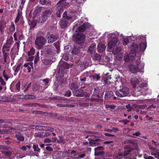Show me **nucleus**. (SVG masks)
I'll use <instances>...</instances> for the list:
<instances>
[{
	"mask_svg": "<svg viewBox=\"0 0 159 159\" xmlns=\"http://www.w3.org/2000/svg\"><path fill=\"white\" fill-rule=\"evenodd\" d=\"M85 36L82 33H79L73 35V39L75 40L77 43L79 44L84 43L85 40Z\"/></svg>",
	"mask_w": 159,
	"mask_h": 159,
	"instance_id": "5",
	"label": "nucleus"
},
{
	"mask_svg": "<svg viewBox=\"0 0 159 159\" xmlns=\"http://www.w3.org/2000/svg\"><path fill=\"white\" fill-rule=\"evenodd\" d=\"M83 94V90L82 89H80L74 91V95L76 96H82Z\"/></svg>",
	"mask_w": 159,
	"mask_h": 159,
	"instance_id": "25",
	"label": "nucleus"
},
{
	"mask_svg": "<svg viewBox=\"0 0 159 159\" xmlns=\"http://www.w3.org/2000/svg\"><path fill=\"white\" fill-rule=\"evenodd\" d=\"M128 142L130 144L133 145L135 149L138 150H139V143L137 140H129L128 141Z\"/></svg>",
	"mask_w": 159,
	"mask_h": 159,
	"instance_id": "14",
	"label": "nucleus"
},
{
	"mask_svg": "<svg viewBox=\"0 0 159 159\" xmlns=\"http://www.w3.org/2000/svg\"><path fill=\"white\" fill-rule=\"evenodd\" d=\"M95 155L98 157V155H102L104 153V149L102 147H98L94 149Z\"/></svg>",
	"mask_w": 159,
	"mask_h": 159,
	"instance_id": "13",
	"label": "nucleus"
},
{
	"mask_svg": "<svg viewBox=\"0 0 159 159\" xmlns=\"http://www.w3.org/2000/svg\"><path fill=\"white\" fill-rule=\"evenodd\" d=\"M113 95V93L111 91H106L105 97L107 98H110L112 97Z\"/></svg>",
	"mask_w": 159,
	"mask_h": 159,
	"instance_id": "28",
	"label": "nucleus"
},
{
	"mask_svg": "<svg viewBox=\"0 0 159 159\" xmlns=\"http://www.w3.org/2000/svg\"><path fill=\"white\" fill-rule=\"evenodd\" d=\"M99 139H97L96 140V141L92 140L90 142V144L92 146H96L98 145V142L99 141Z\"/></svg>",
	"mask_w": 159,
	"mask_h": 159,
	"instance_id": "36",
	"label": "nucleus"
},
{
	"mask_svg": "<svg viewBox=\"0 0 159 159\" xmlns=\"http://www.w3.org/2000/svg\"><path fill=\"white\" fill-rule=\"evenodd\" d=\"M55 47L56 48H57L59 47V43L58 42H57L54 43Z\"/></svg>",
	"mask_w": 159,
	"mask_h": 159,
	"instance_id": "58",
	"label": "nucleus"
},
{
	"mask_svg": "<svg viewBox=\"0 0 159 159\" xmlns=\"http://www.w3.org/2000/svg\"><path fill=\"white\" fill-rule=\"evenodd\" d=\"M39 59V57H37L36 56L35 60L34 61V62L35 63H36Z\"/></svg>",
	"mask_w": 159,
	"mask_h": 159,
	"instance_id": "61",
	"label": "nucleus"
},
{
	"mask_svg": "<svg viewBox=\"0 0 159 159\" xmlns=\"http://www.w3.org/2000/svg\"><path fill=\"white\" fill-rule=\"evenodd\" d=\"M33 63L31 62H28L25 64L24 66L25 67H27L28 72H30L31 71V69L32 68Z\"/></svg>",
	"mask_w": 159,
	"mask_h": 159,
	"instance_id": "23",
	"label": "nucleus"
},
{
	"mask_svg": "<svg viewBox=\"0 0 159 159\" xmlns=\"http://www.w3.org/2000/svg\"><path fill=\"white\" fill-rule=\"evenodd\" d=\"M71 153L72 154L71 156L72 159H81L84 158L86 156L85 154L79 155L78 153L76 152L74 150L72 151Z\"/></svg>",
	"mask_w": 159,
	"mask_h": 159,
	"instance_id": "9",
	"label": "nucleus"
},
{
	"mask_svg": "<svg viewBox=\"0 0 159 159\" xmlns=\"http://www.w3.org/2000/svg\"><path fill=\"white\" fill-rule=\"evenodd\" d=\"M105 107L106 108H110L111 109H114L116 108V106L114 105H105Z\"/></svg>",
	"mask_w": 159,
	"mask_h": 159,
	"instance_id": "40",
	"label": "nucleus"
},
{
	"mask_svg": "<svg viewBox=\"0 0 159 159\" xmlns=\"http://www.w3.org/2000/svg\"><path fill=\"white\" fill-rule=\"evenodd\" d=\"M106 46L102 43H99L97 46L98 51L99 52H102L105 50Z\"/></svg>",
	"mask_w": 159,
	"mask_h": 159,
	"instance_id": "16",
	"label": "nucleus"
},
{
	"mask_svg": "<svg viewBox=\"0 0 159 159\" xmlns=\"http://www.w3.org/2000/svg\"><path fill=\"white\" fill-rule=\"evenodd\" d=\"M57 106L58 107H69L68 105H63V104H58Z\"/></svg>",
	"mask_w": 159,
	"mask_h": 159,
	"instance_id": "55",
	"label": "nucleus"
},
{
	"mask_svg": "<svg viewBox=\"0 0 159 159\" xmlns=\"http://www.w3.org/2000/svg\"><path fill=\"white\" fill-rule=\"evenodd\" d=\"M20 42H16L14 45V46L15 47H17L18 49H19L20 46Z\"/></svg>",
	"mask_w": 159,
	"mask_h": 159,
	"instance_id": "52",
	"label": "nucleus"
},
{
	"mask_svg": "<svg viewBox=\"0 0 159 159\" xmlns=\"http://www.w3.org/2000/svg\"><path fill=\"white\" fill-rule=\"evenodd\" d=\"M61 10V6H57V16L58 17H60V12Z\"/></svg>",
	"mask_w": 159,
	"mask_h": 159,
	"instance_id": "34",
	"label": "nucleus"
},
{
	"mask_svg": "<svg viewBox=\"0 0 159 159\" xmlns=\"http://www.w3.org/2000/svg\"><path fill=\"white\" fill-rule=\"evenodd\" d=\"M20 82L19 81L16 84L14 82H13L11 85L10 89L12 91L17 92L20 91Z\"/></svg>",
	"mask_w": 159,
	"mask_h": 159,
	"instance_id": "8",
	"label": "nucleus"
},
{
	"mask_svg": "<svg viewBox=\"0 0 159 159\" xmlns=\"http://www.w3.org/2000/svg\"><path fill=\"white\" fill-rule=\"evenodd\" d=\"M19 67L18 66L16 68V69H15V72L16 73L19 71Z\"/></svg>",
	"mask_w": 159,
	"mask_h": 159,
	"instance_id": "64",
	"label": "nucleus"
},
{
	"mask_svg": "<svg viewBox=\"0 0 159 159\" xmlns=\"http://www.w3.org/2000/svg\"><path fill=\"white\" fill-rule=\"evenodd\" d=\"M46 42V40L44 37L41 36H38L35 39V47L38 49H41Z\"/></svg>",
	"mask_w": 159,
	"mask_h": 159,
	"instance_id": "4",
	"label": "nucleus"
},
{
	"mask_svg": "<svg viewBox=\"0 0 159 159\" xmlns=\"http://www.w3.org/2000/svg\"><path fill=\"white\" fill-rule=\"evenodd\" d=\"M40 2L42 4H46V1L45 0H40Z\"/></svg>",
	"mask_w": 159,
	"mask_h": 159,
	"instance_id": "59",
	"label": "nucleus"
},
{
	"mask_svg": "<svg viewBox=\"0 0 159 159\" xmlns=\"http://www.w3.org/2000/svg\"><path fill=\"white\" fill-rule=\"evenodd\" d=\"M101 59V56L99 54H94L93 57V59L94 60H99Z\"/></svg>",
	"mask_w": 159,
	"mask_h": 159,
	"instance_id": "31",
	"label": "nucleus"
},
{
	"mask_svg": "<svg viewBox=\"0 0 159 159\" xmlns=\"http://www.w3.org/2000/svg\"><path fill=\"white\" fill-rule=\"evenodd\" d=\"M13 38L11 37V38L9 39L8 40H7V43L9 44H12L13 42Z\"/></svg>",
	"mask_w": 159,
	"mask_h": 159,
	"instance_id": "47",
	"label": "nucleus"
},
{
	"mask_svg": "<svg viewBox=\"0 0 159 159\" xmlns=\"http://www.w3.org/2000/svg\"><path fill=\"white\" fill-rule=\"evenodd\" d=\"M88 25L87 23H84L83 24L80 26L78 28V31L80 32H82L85 31L86 28Z\"/></svg>",
	"mask_w": 159,
	"mask_h": 159,
	"instance_id": "18",
	"label": "nucleus"
},
{
	"mask_svg": "<svg viewBox=\"0 0 159 159\" xmlns=\"http://www.w3.org/2000/svg\"><path fill=\"white\" fill-rule=\"evenodd\" d=\"M15 100L14 98H11L9 97H6L5 96H2V101L4 102H14Z\"/></svg>",
	"mask_w": 159,
	"mask_h": 159,
	"instance_id": "27",
	"label": "nucleus"
},
{
	"mask_svg": "<svg viewBox=\"0 0 159 159\" xmlns=\"http://www.w3.org/2000/svg\"><path fill=\"white\" fill-rule=\"evenodd\" d=\"M131 48V50L130 52L129 55L131 57V58H132L135 56V51L137 49L138 45L136 43H134L132 44Z\"/></svg>",
	"mask_w": 159,
	"mask_h": 159,
	"instance_id": "10",
	"label": "nucleus"
},
{
	"mask_svg": "<svg viewBox=\"0 0 159 159\" xmlns=\"http://www.w3.org/2000/svg\"><path fill=\"white\" fill-rule=\"evenodd\" d=\"M125 150L123 152V156L126 159H136L135 157V154L132 152L134 149L132 148H129L127 147H125Z\"/></svg>",
	"mask_w": 159,
	"mask_h": 159,
	"instance_id": "3",
	"label": "nucleus"
},
{
	"mask_svg": "<svg viewBox=\"0 0 159 159\" xmlns=\"http://www.w3.org/2000/svg\"><path fill=\"white\" fill-rule=\"evenodd\" d=\"M50 135V133L48 132H46L44 134L43 133V137L48 136Z\"/></svg>",
	"mask_w": 159,
	"mask_h": 159,
	"instance_id": "63",
	"label": "nucleus"
},
{
	"mask_svg": "<svg viewBox=\"0 0 159 159\" xmlns=\"http://www.w3.org/2000/svg\"><path fill=\"white\" fill-rule=\"evenodd\" d=\"M143 157L145 159H154L153 157L151 156H147V155H144Z\"/></svg>",
	"mask_w": 159,
	"mask_h": 159,
	"instance_id": "48",
	"label": "nucleus"
},
{
	"mask_svg": "<svg viewBox=\"0 0 159 159\" xmlns=\"http://www.w3.org/2000/svg\"><path fill=\"white\" fill-rule=\"evenodd\" d=\"M146 47L147 44L146 43L143 42L139 46H138L137 49L139 48V50L143 51L146 49Z\"/></svg>",
	"mask_w": 159,
	"mask_h": 159,
	"instance_id": "21",
	"label": "nucleus"
},
{
	"mask_svg": "<svg viewBox=\"0 0 159 159\" xmlns=\"http://www.w3.org/2000/svg\"><path fill=\"white\" fill-rule=\"evenodd\" d=\"M45 128V126H36L35 127V129H38L39 130H43Z\"/></svg>",
	"mask_w": 159,
	"mask_h": 159,
	"instance_id": "43",
	"label": "nucleus"
},
{
	"mask_svg": "<svg viewBox=\"0 0 159 159\" xmlns=\"http://www.w3.org/2000/svg\"><path fill=\"white\" fill-rule=\"evenodd\" d=\"M58 38L57 35H53L50 34L49 32H48L46 35V39L48 43H52L56 41Z\"/></svg>",
	"mask_w": 159,
	"mask_h": 159,
	"instance_id": "7",
	"label": "nucleus"
},
{
	"mask_svg": "<svg viewBox=\"0 0 159 159\" xmlns=\"http://www.w3.org/2000/svg\"><path fill=\"white\" fill-rule=\"evenodd\" d=\"M129 92V89L126 87H123L121 89L119 90V91H116L115 92L116 95L118 97H123L127 96Z\"/></svg>",
	"mask_w": 159,
	"mask_h": 159,
	"instance_id": "6",
	"label": "nucleus"
},
{
	"mask_svg": "<svg viewBox=\"0 0 159 159\" xmlns=\"http://www.w3.org/2000/svg\"><path fill=\"white\" fill-rule=\"evenodd\" d=\"M132 58H131L130 56L129 55L128 53H126L125 54L124 56V60L125 61H128L130 59H131Z\"/></svg>",
	"mask_w": 159,
	"mask_h": 159,
	"instance_id": "38",
	"label": "nucleus"
},
{
	"mask_svg": "<svg viewBox=\"0 0 159 159\" xmlns=\"http://www.w3.org/2000/svg\"><path fill=\"white\" fill-rule=\"evenodd\" d=\"M34 136L37 137H43V132H41L38 133H36L34 134Z\"/></svg>",
	"mask_w": 159,
	"mask_h": 159,
	"instance_id": "39",
	"label": "nucleus"
},
{
	"mask_svg": "<svg viewBox=\"0 0 159 159\" xmlns=\"http://www.w3.org/2000/svg\"><path fill=\"white\" fill-rule=\"evenodd\" d=\"M140 57H139L138 60L134 59L132 63L129 65V68L132 73H136L138 72H143L144 63L140 61Z\"/></svg>",
	"mask_w": 159,
	"mask_h": 159,
	"instance_id": "1",
	"label": "nucleus"
},
{
	"mask_svg": "<svg viewBox=\"0 0 159 159\" xmlns=\"http://www.w3.org/2000/svg\"><path fill=\"white\" fill-rule=\"evenodd\" d=\"M122 50V48L120 47H117L115 49H113L112 50V52L114 54H116L120 52Z\"/></svg>",
	"mask_w": 159,
	"mask_h": 159,
	"instance_id": "26",
	"label": "nucleus"
},
{
	"mask_svg": "<svg viewBox=\"0 0 159 159\" xmlns=\"http://www.w3.org/2000/svg\"><path fill=\"white\" fill-rule=\"evenodd\" d=\"M96 47V44L95 43H93L91 44L89 49V51L91 53H93L95 50Z\"/></svg>",
	"mask_w": 159,
	"mask_h": 159,
	"instance_id": "20",
	"label": "nucleus"
},
{
	"mask_svg": "<svg viewBox=\"0 0 159 159\" xmlns=\"http://www.w3.org/2000/svg\"><path fill=\"white\" fill-rule=\"evenodd\" d=\"M150 149L151 150V154L155 156V158L159 159V152L154 147L150 146Z\"/></svg>",
	"mask_w": 159,
	"mask_h": 159,
	"instance_id": "11",
	"label": "nucleus"
},
{
	"mask_svg": "<svg viewBox=\"0 0 159 159\" xmlns=\"http://www.w3.org/2000/svg\"><path fill=\"white\" fill-rule=\"evenodd\" d=\"M51 14V12L50 10H48L44 11L43 12V15L44 16H46L47 18V17L50 16Z\"/></svg>",
	"mask_w": 159,
	"mask_h": 159,
	"instance_id": "37",
	"label": "nucleus"
},
{
	"mask_svg": "<svg viewBox=\"0 0 159 159\" xmlns=\"http://www.w3.org/2000/svg\"><path fill=\"white\" fill-rule=\"evenodd\" d=\"M119 35V33L116 32L111 33L108 35L109 38L107 43L108 48L111 49L119 44L120 42L119 39L116 37Z\"/></svg>",
	"mask_w": 159,
	"mask_h": 159,
	"instance_id": "2",
	"label": "nucleus"
},
{
	"mask_svg": "<svg viewBox=\"0 0 159 159\" xmlns=\"http://www.w3.org/2000/svg\"><path fill=\"white\" fill-rule=\"evenodd\" d=\"M51 141V139L49 138H46L44 140V143H50Z\"/></svg>",
	"mask_w": 159,
	"mask_h": 159,
	"instance_id": "51",
	"label": "nucleus"
},
{
	"mask_svg": "<svg viewBox=\"0 0 159 159\" xmlns=\"http://www.w3.org/2000/svg\"><path fill=\"white\" fill-rule=\"evenodd\" d=\"M15 30V27L14 24L11 25V27L10 29V31L11 32Z\"/></svg>",
	"mask_w": 159,
	"mask_h": 159,
	"instance_id": "54",
	"label": "nucleus"
},
{
	"mask_svg": "<svg viewBox=\"0 0 159 159\" xmlns=\"http://www.w3.org/2000/svg\"><path fill=\"white\" fill-rule=\"evenodd\" d=\"M91 77H92L94 80H99L100 78L99 74H96L94 75H92L91 76Z\"/></svg>",
	"mask_w": 159,
	"mask_h": 159,
	"instance_id": "35",
	"label": "nucleus"
},
{
	"mask_svg": "<svg viewBox=\"0 0 159 159\" xmlns=\"http://www.w3.org/2000/svg\"><path fill=\"white\" fill-rule=\"evenodd\" d=\"M16 138L19 141L21 142L24 140L25 138L24 136L20 132H17L16 134Z\"/></svg>",
	"mask_w": 159,
	"mask_h": 159,
	"instance_id": "17",
	"label": "nucleus"
},
{
	"mask_svg": "<svg viewBox=\"0 0 159 159\" xmlns=\"http://www.w3.org/2000/svg\"><path fill=\"white\" fill-rule=\"evenodd\" d=\"M66 0H60V1L57 3V6L62 4L63 6H66L69 5V2H66Z\"/></svg>",
	"mask_w": 159,
	"mask_h": 159,
	"instance_id": "24",
	"label": "nucleus"
},
{
	"mask_svg": "<svg viewBox=\"0 0 159 159\" xmlns=\"http://www.w3.org/2000/svg\"><path fill=\"white\" fill-rule=\"evenodd\" d=\"M140 134V132L139 131H138L135 133H134L133 134L136 136H138Z\"/></svg>",
	"mask_w": 159,
	"mask_h": 159,
	"instance_id": "57",
	"label": "nucleus"
},
{
	"mask_svg": "<svg viewBox=\"0 0 159 159\" xmlns=\"http://www.w3.org/2000/svg\"><path fill=\"white\" fill-rule=\"evenodd\" d=\"M76 48H74L72 51V52L73 54H77L78 52V50L76 52L75 51Z\"/></svg>",
	"mask_w": 159,
	"mask_h": 159,
	"instance_id": "60",
	"label": "nucleus"
},
{
	"mask_svg": "<svg viewBox=\"0 0 159 159\" xmlns=\"http://www.w3.org/2000/svg\"><path fill=\"white\" fill-rule=\"evenodd\" d=\"M35 53V50L33 48H31L28 52V55L30 56L29 58L30 61H32L33 59V57H32V56L34 55Z\"/></svg>",
	"mask_w": 159,
	"mask_h": 159,
	"instance_id": "19",
	"label": "nucleus"
},
{
	"mask_svg": "<svg viewBox=\"0 0 159 159\" xmlns=\"http://www.w3.org/2000/svg\"><path fill=\"white\" fill-rule=\"evenodd\" d=\"M147 86V84H142L139 86L137 89H138V90H139V88L141 89L144 87H146Z\"/></svg>",
	"mask_w": 159,
	"mask_h": 159,
	"instance_id": "44",
	"label": "nucleus"
},
{
	"mask_svg": "<svg viewBox=\"0 0 159 159\" xmlns=\"http://www.w3.org/2000/svg\"><path fill=\"white\" fill-rule=\"evenodd\" d=\"M120 122H122L123 123L124 125H126L127 123L129 122V120H123L119 121Z\"/></svg>",
	"mask_w": 159,
	"mask_h": 159,
	"instance_id": "45",
	"label": "nucleus"
},
{
	"mask_svg": "<svg viewBox=\"0 0 159 159\" xmlns=\"http://www.w3.org/2000/svg\"><path fill=\"white\" fill-rule=\"evenodd\" d=\"M46 149L47 150L49 151H51L53 150L52 148L49 146H48L46 147Z\"/></svg>",
	"mask_w": 159,
	"mask_h": 159,
	"instance_id": "56",
	"label": "nucleus"
},
{
	"mask_svg": "<svg viewBox=\"0 0 159 159\" xmlns=\"http://www.w3.org/2000/svg\"><path fill=\"white\" fill-rule=\"evenodd\" d=\"M33 148L35 151L40 152V149L38 148V145H34Z\"/></svg>",
	"mask_w": 159,
	"mask_h": 159,
	"instance_id": "41",
	"label": "nucleus"
},
{
	"mask_svg": "<svg viewBox=\"0 0 159 159\" xmlns=\"http://www.w3.org/2000/svg\"><path fill=\"white\" fill-rule=\"evenodd\" d=\"M71 95V92L69 90L67 91L65 93V95L66 96L69 97Z\"/></svg>",
	"mask_w": 159,
	"mask_h": 159,
	"instance_id": "50",
	"label": "nucleus"
},
{
	"mask_svg": "<svg viewBox=\"0 0 159 159\" xmlns=\"http://www.w3.org/2000/svg\"><path fill=\"white\" fill-rule=\"evenodd\" d=\"M68 20L61 19L60 21L59 24L60 27L63 29H65L67 27Z\"/></svg>",
	"mask_w": 159,
	"mask_h": 159,
	"instance_id": "15",
	"label": "nucleus"
},
{
	"mask_svg": "<svg viewBox=\"0 0 159 159\" xmlns=\"http://www.w3.org/2000/svg\"><path fill=\"white\" fill-rule=\"evenodd\" d=\"M104 135L106 136H114V135L113 134H110L107 133H105L104 134Z\"/></svg>",
	"mask_w": 159,
	"mask_h": 159,
	"instance_id": "62",
	"label": "nucleus"
},
{
	"mask_svg": "<svg viewBox=\"0 0 159 159\" xmlns=\"http://www.w3.org/2000/svg\"><path fill=\"white\" fill-rule=\"evenodd\" d=\"M44 130H49L51 131H52L53 130V129L51 127H45L44 129Z\"/></svg>",
	"mask_w": 159,
	"mask_h": 159,
	"instance_id": "49",
	"label": "nucleus"
},
{
	"mask_svg": "<svg viewBox=\"0 0 159 159\" xmlns=\"http://www.w3.org/2000/svg\"><path fill=\"white\" fill-rule=\"evenodd\" d=\"M2 153L4 155V156L5 158H8L11 156V152H6L2 151Z\"/></svg>",
	"mask_w": 159,
	"mask_h": 159,
	"instance_id": "32",
	"label": "nucleus"
},
{
	"mask_svg": "<svg viewBox=\"0 0 159 159\" xmlns=\"http://www.w3.org/2000/svg\"><path fill=\"white\" fill-rule=\"evenodd\" d=\"M47 19V17L43 15L39 19V21L41 23H43Z\"/></svg>",
	"mask_w": 159,
	"mask_h": 159,
	"instance_id": "33",
	"label": "nucleus"
},
{
	"mask_svg": "<svg viewBox=\"0 0 159 159\" xmlns=\"http://www.w3.org/2000/svg\"><path fill=\"white\" fill-rule=\"evenodd\" d=\"M70 89L73 91L76 90L78 88L77 85L75 83H72L70 84L69 85Z\"/></svg>",
	"mask_w": 159,
	"mask_h": 159,
	"instance_id": "22",
	"label": "nucleus"
},
{
	"mask_svg": "<svg viewBox=\"0 0 159 159\" xmlns=\"http://www.w3.org/2000/svg\"><path fill=\"white\" fill-rule=\"evenodd\" d=\"M21 32H22L19 31H17L14 33L13 34V37L15 41H17L18 40L17 37H19V36Z\"/></svg>",
	"mask_w": 159,
	"mask_h": 159,
	"instance_id": "29",
	"label": "nucleus"
},
{
	"mask_svg": "<svg viewBox=\"0 0 159 159\" xmlns=\"http://www.w3.org/2000/svg\"><path fill=\"white\" fill-rule=\"evenodd\" d=\"M3 77L5 78V79L7 81L8 79V77L7 75H6L5 71L4 70L2 73Z\"/></svg>",
	"mask_w": 159,
	"mask_h": 159,
	"instance_id": "46",
	"label": "nucleus"
},
{
	"mask_svg": "<svg viewBox=\"0 0 159 159\" xmlns=\"http://www.w3.org/2000/svg\"><path fill=\"white\" fill-rule=\"evenodd\" d=\"M62 19L70 20L72 19V17L67 16V12L65 11L63 14V18Z\"/></svg>",
	"mask_w": 159,
	"mask_h": 159,
	"instance_id": "30",
	"label": "nucleus"
},
{
	"mask_svg": "<svg viewBox=\"0 0 159 159\" xmlns=\"http://www.w3.org/2000/svg\"><path fill=\"white\" fill-rule=\"evenodd\" d=\"M24 39L23 36V34L22 33V32H21V33H20V34L19 36V37H18V39L20 40H21L22 39Z\"/></svg>",
	"mask_w": 159,
	"mask_h": 159,
	"instance_id": "53",
	"label": "nucleus"
},
{
	"mask_svg": "<svg viewBox=\"0 0 159 159\" xmlns=\"http://www.w3.org/2000/svg\"><path fill=\"white\" fill-rule=\"evenodd\" d=\"M129 42L128 39L127 38H124L123 40V43L124 45H126Z\"/></svg>",
	"mask_w": 159,
	"mask_h": 159,
	"instance_id": "42",
	"label": "nucleus"
},
{
	"mask_svg": "<svg viewBox=\"0 0 159 159\" xmlns=\"http://www.w3.org/2000/svg\"><path fill=\"white\" fill-rule=\"evenodd\" d=\"M142 80L140 78H137L135 77L132 78L130 80L131 83L134 88H135L137 85Z\"/></svg>",
	"mask_w": 159,
	"mask_h": 159,
	"instance_id": "12",
	"label": "nucleus"
}]
</instances>
